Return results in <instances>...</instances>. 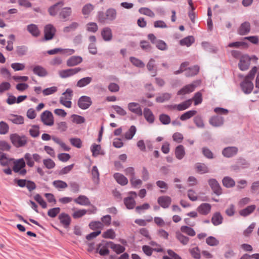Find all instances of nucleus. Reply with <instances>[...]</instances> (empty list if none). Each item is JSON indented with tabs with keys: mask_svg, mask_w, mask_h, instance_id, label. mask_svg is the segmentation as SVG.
<instances>
[{
	"mask_svg": "<svg viewBox=\"0 0 259 259\" xmlns=\"http://www.w3.org/2000/svg\"><path fill=\"white\" fill-rule=\"evenodd\" d=\"M82 59L79 56H72L69 58L66 62L67 65L69 67L74 66L80 63Z\"/></svg>",
	"mask_w": 259,
	"mask_h": 259,
	"instance_id": "obj_17",
	"label": "nucleus"
},
{
	"mask_svg": "<svg viewBox=\"0 0 259 259\" xmlns=\"http://www.w3.org/2000/svg\"><path fill=\"white\" fill-rule=\"evenodd\" d=\"M224 121V118L219 116H214L211 117L209 119V123L213 126H220L223 124Z\"/></svg>",
	"mask_w": 259,
	"mask_h": 259,
	"instance_id": "obj_15",
	"label": "nucleus"
},
{
	"mask_svg": "<svg viewBox=\"0 0 259 259\" xmlns=\"http://www.w3.org/2000/svg\"><path fill=\"white\" fill-rule=\"evenodd\" d=\"M250 30V24L248 22H244L241 24L237 32L241 35H244L249 33Z\"/></svg>",
	"mask_w": 259,
	"mask_h": 259,
	"instance_id": "obj_12",
	"label": "nucleus"
},
{
	"mask_svg": "<svg viewBox=\"0 0 259 259\" xmlns=\"http://www.w3.org/2000/svg\"><path fill=\"white\" fill-rule=\"evenodd\" d=\"M194 42V38L192 36H188L182 39L180 41L181 45L186 46L187 47L190 46Z\"/></svg>",
	"mask_w": 259,
	"mask_h": 259,
	"instance_id": "obj_39",
	"label": "nucleus"
},
{
	"mask_svg": "<svg viewBox=\"0 0 259 259\" xmlns=\"http://www.w3.org/2000/svg\"><path fill=\"white\" fill-rule=\"evenodd\" d=\"M74 201L77 204L81 205H90L91 202L87 197L84 195H80L77 198L74 200Z\"/></svg>",
	"mask_w": 259,
	"mask_h": 259,
	"instance_id": "obj_22",
	"label": "nucleus"
},
{
	"mask_svg": "<svg viewBox=\"0 0 259 259\" xmlns=\"http://www.w3.org/2000/svg\"><path fill=\"white\" fill-rule=\"evenodd\" d=\"M97 252H98L101 255H106L109 254V250L104 243H100L97 248Z\"/></svg>",
	"mask_w": 259,
	"mask_h": 259,
	"instance_id": "obj_27",
	"label": "nucleus"
},
{
	"mask_svg": "<svg viewBox=\"0 0 259 259\" xmlns=\"http://www.w3.org/2000/svg\"><path fill=\"white\" fill-rule=\"evenodd\" d=\"M130 60L131 62L135 66L140 67V68H143L145 66L144 63L140 60L135 58V57H131Z\"/></svg>",
	"mask_w": 259,
	"mask_h": 259,
	"instance_id": "obj_55",
	"label": "nucleus"
},
{
	"mask_svg": "<svg viewBox=\"0 0 259 259\" xmlns=\"http://www.w3.org/2000/svg\"><path fill=\"white\" fill-rule=\"evenodd\" d=\"M41 120L47 125L51 126L54 124V118L52 113L48 110L44 112L41 115Z\"/></svg>",
	"mask_w": 259,
	"mask_h": 259,
	"instance_id": "obj_7",
	"label": "nucleus"
},
{
	"mask_svg": "<svg viewBox=\"0 0 259 259\" xmlns=\"http://www.w3.org/2000/svg\"><path fill=\"white\" fill-rule=\"evenodd\" d=\"M124 203L128 209H133L136 205V202L132 196L125 198L124 199Z\"/></svg>",
	"mask_w": 259,
	"mask_h": 259,
	"instance_id": "obj_37",
	"label": "nucleus"
},
{
	"mask_svg": "<svg viewBox=\"0 0 259 259\" xmlns=\"http://www.w3.org/2000/svg\"><path fill=\"white\" fill-rule=\"evenodd\" d=\"M91 104V99L88 96L81 97L78 101V105L82 109H86L88 108Z\"/></svg>",
	"mask_w": 259,
	"mask_h": 259,
	"instance_id": "obj_10",
	"label": "nucleus"
},
{
	"mask_svg": "<svg viewBox=\"0 0 259 259\" xmlns=\"http://www.w3.org/2000/svg\"><path fill=\"white\" fill-rule=\"evenodd\" d=\"M139 12L142 14L151 18H153L155 16V14L150 9L147 8H141L139 9Z\"/></svg>",
	"mask_w": 259,
	"mask_h": 259,
	"instance_id": "obj_46",
	"label": "nucleus"
},
{
	"mask_svg": "<svg viewBox=\"0 0 259 259\" xmlns=\"http://www.w3.org/2000/svg\"><path fill=\"white\" fill-rule=\"evenodd\" d=\"M53 184L57 189H64L68 186L66 183L60 180L54 181Z\"/></svg>",
	"mask_w": 259,
	"mask_h": 259,
	"instance_id": "obj_53",
	"label": "nucleus"
},
{
	"mask_svg": "<svg viewBox=\"0 0 259 259\" xmlns=\"http://www.w3.org/2000/svg\"><path fill=\"white\" fill-rule=\"evenodd\" d=\"M25 162L23 158L15 160L14 161L13 170L15 172L19 173L21 176H24L26 174V170L24 169Z\"/></svg>",
	"mask_w": 259,
	"mask_h": 259,
	"instance_id": "obj_3",
	"label": "nucleus"
},
{
	"mask_svg": "<svg viewBox=\"0 0 259 259\" xmlns=\"http://www.w3.org/2000/svg\"><path fill=\"white\" fill-rule=\"evenodd\" d=\"M8 119L15 124H19L24 123V118L20 115L11 114L8 115Z\"/></svg>",
	"mask_w": 259,
	"mask_h": 259,
	"instance_id": "obj_20",
	"label": "nucleus"
},
{
	"mask_svg": "<svg viewBox=\"0 0 259 259\" xmlns=\"http://www.w3.org/2000/svg\"><path fill=\"white\" fill-rule=\"evenodd\" d=\"M44 165L48 169H52L55 166V162L51 159H46L43 160Z\"/></svg>",
	"mask_w": 259,
	"mask_h": 259,
	"instance_id": "obj_63",
	"label": "nucleus"
},
{
	"mask_svg": "<svg viewBox=\"0 0 259 259\" xmlns=\"http://www.w3.org/2000/svg\"><path fill=\"white\" fill-rule=\"evenodd\" d=\"M156 47L159 50L161 51H164L167 50V47L166 43L162 40H156V42L155 44Z\"/></svg>",
	"mask_w": 259,
	"mask_h": 259,
	"instance_id": "obj_58",
	"label": "nucleus"
},
{
	"mask_svg": "<svg viewBox=\"0 0 259 259\" xmlns=\"http://www.w3.org/2000/svg\"><path fill=\"white\" fill-rule=\"evenodd\" d=\"M235 184L234 181L230 177H226L223 180V184L227 188L233 187Z\"/></svg>",
	"mask_w": 259,
	"mask_h": 259,
	"instance_id": "obj_43",
	"label": "nucleus"
},
{
	"mask_svg": "<svg viewBox=\"0 0 259 259\" xmlns=\"http://www.w3.org/2000/svg\"><path fill=\"white\" fill-rule=\"evenodd\" d=\"M206 242L208 245L211 246H217L219 244V241L212 236L207 237L206 239Z\"/></svg>",
	"mask_w": 259,
	"mask_h": 259,
	"instance_id": "obj_52",
	"label": "nucleus"
},
{
	"mask_svg": "<svg viewBox=\"0 0 259 259\" xmlns=\"http://www.w3.org/2000/svg\"><path fill=\"white\" fill-rule=\"evenodd\" d=\"M64 5V2L63 1H60L56 3L55 4L52 5L48 9V12L49 14L51 16H55L58 14L59 11L60 10V8L59 6L61 7Z\"/></svg>",
	"mask_w": 259,
	"mask_h": 259,
	"instance_id": "obj_14",
	"label": "nucleus"
},
{
	"mask_svg": "<svg viewBox=\"0 0 259 259\" xmlns=\"http://www.w3.org/2000/svg\"><path fill=\"white\" fill-rule=\"evenodd\" d=\"M195 87V85L194 84H188L179 91L177 94L178 95H184L187 94H189L194 90Z\"/></svg>",
	"mask_w": 259,
	"mask_h": 259,
	"instance_id": "obj_16",
	"label": "nucleus"
},
{
	"mask_svg": "<svg viewBox=\"0 0 259 259\" xmlns=\"http://www.w3.org/2000/svg\"><path fill=\"white\" fill-rule=\"evenodd\" d=\"M128 109L132 113L141 116L143 114L142 108L140 104L136 102H131L127 104Z\"/></svg>",
	"mask_w": 259,
	"mask_h": 259,
	"instance_id": "obj_9",
	"label": "nucleus"
},
{
	"mask_svg": "<svg viewBox=\"0 0 259 259\" xmlns=\"http://www.w3.org/2000/svg\"><path fill=\"white\" fill-rule=\"evenodd\" d=\"M108 21H112L116 19V11L114 9H109L106 11Z\"/></svg>",
	"mask_w": 259,
	"mask_h": 259,
	"instance_id": "obj_41",
	"label": "nucleus"
},
{
	"mask_svg": "<svg viewBox=\"0 0 259 259\" xmlns=\"http://www.w3.org/2000/svg\"><path fill=\"white\" fill-rule=\"evenodd\" d=\"M101 148V147L100 145H97L95 144L93 145L91 148V151L92 152L93 156L94 157H96L99 154H102L100 152Z\"/></svg>",
	"mask_w": 259,
	"mask_h": 259,
	"instance_id": "obj_51",
	"label": "nucleus"
},
{
	"mask_svg": "<svg viewBox=\"0 0 259 259\" xmlns=\"http://www.w3.org/2000/svg\"><path fill=\"white\" fill-rule=\"evenodd\" d=\"M33 71L34 74L41 77L45 76L48 74L47 70L39 65L35 66L33 69Z\"/></svg>",
	"mask_w": 259,
	"mask_h": 259,
	"instance_id": "obj_29",
	"label": "nucleus"
},
{
	"mask_svg": "<svg viewBox=\"0 0 259 259\" xmlns=\"http://www.w3.org/2000/svg\"><path fill=\"white\" fill-rule=\"evenodd\" d=\"M238 148L235 147H228L223 149V155L226 157H231L237 154Z\"/></svg>",
	"mask_w": 259,
	"mask_h": 259,
	"instance_id": "obj_13",
	"label": "nucleus"
},
{
	"mask_svg": "<svg viewBox=\"0 0 259 259\" xmlns=\"http://www.w3.org/2000/svg\"><path fill=\"white\" fill-rule=\"evenodd\" d=\"M94 7L91 4L84 5L82 9V13L84 15H89L93 10Z\"/></svg>",
	"mask_w": 259,
	"mask_h": 259,
	"instance_id": "obj_49",
	"label": "nucleus"
},
{
	"mask_svg": "<svg viewBox=\"0 0 259 259\" xmlns=\"http://www.w3.org/2000/svg\"><path fill=\"white\" fill-rule=\"evenodd\" d=\"M79 26L78 23L74 22L71 23L69 25L63 28V31L64 33H68L71 31L75 30Z\"/></svg>",
	"mask_w": 259,
	"mask_h": 259,
	"instance_id": "obj_45",
	"label": "nucleus"
},
{
	"mask_svg": "<svg viewBox=\"0 0 259 259\" xmlns=\"http://www.w3.org/2000/svg\"><path fill=\"white\" fill-rule=\"evenodd\" d=\"M114 178L116 182L122 186L126 185L128 183L127 179L123 175L119 173H115Z\"/></svg>",
	"mask_w": 259,
	"mask_h": 259,
	"instance_id": "obj_23",
	"label": "nucleus"
},
{
	"mask_svg": "<svg viewBox=\"0 0 259 259\" xmlns=\"http://www.w3.org/2000/svg\"><path fill=\"white\" fill-rule=\"evenodd\" d=\"M61 224L64 226H68L70 224L71 218L67 214L62 213L59 216Z\"/></svg>",
	"mask_w": 259,
	"mask_h": 259,
	"instance_id": "obj_31",
	"label": "nucleus"
},
{
	"mask_svg": "<svg viewBox=\"0 0 259 259\" xmlns=\"http://www.w3.org/2000/svg\"><path fill=\"white\" fill-rule=\"evenodd\" d=\"M136 132V128L134 125H132L129 130L125 133V138L127 140H131L133 138Z\"/></svg>",
	"mask_w": 259,
	"mask_h": 259,
	"instance_id": "obj_48",
	"label": "nucleus"
},
{
	"mask_svg": "<svg viewBox=\"0 0 259 259\" xmlns=\"http://www.w3.org/2000/svg\"><path fill=\"white\" fill-rule=\"evenodd\" d=\"M185 154L184 148L182 145H179L177 147L175 151V155L176 157L181 160L182 159Z\"/></svg>",
	"mask_w": 259,
	"mask_h": 259,
	"instance_id": "obj_38",
	"label": "nucleus"
},
{
	"mask_svg": "<svg viewBox=\"0 0 259 259\" xmlns=\"http://www.w3.org/2000/svg\"><path fill=\"white\" fill-rule=\"evenodd\" d=\"M159 120L163 124H168L170 122V117L168 115L165 114L160 115Z\"/></svg>",
	"mask_w": 259,
	"mask_h": 259,
	"instance_id": "obj_59",
	"label": "nucleus"
},
{
	"mask_svg": "<svg viewBox=\"0 0 259 259\" xmlns=\"http://www.w3.org/2000/svg\"><path fill=\"white\" fill-rule=\"evenodd\" d=\"M177 239L184 245H186L189 241V238L184 236L180 232L176 233Z\"/></svg>",
	"mask_w": 259,
	"mask_h": 259,
	"instance_id": "obj_56",
	"label": "nucleus"
},
{
	"mask_svg": "<svg viewBox=\"0 0 259 259\" xmlns=\"http://www.w3.org/2000/svg\"><path fill=\"white\" fill-rule=\"evenodd\" d=\"M52 140L56 144L59 145L64 151H68L70 150V148L67 146L60 138L53 136Z\"/></svg>",
	"mask_w": 259,
	"mask_h": 259,
	"instance_id": "obj_40",
	"label": "nucleus"
},
{
	"mask_svg": "<svg viewBox=\"0 0 259 259\" xmlns=\"http://www.w3.org/2000/svg\"><path fill=\"white\" fill-rule=\"evenodd\" d=\"M199 70V67L198 66H195L193 67L187 68L185 69V75L187 77L195 75L198 73Z\"/></svg>",
	"mask_w": 259,
	"mask_h": 259,
	"instance_id": "obj_34",
	"label": "nucleus"
},
{
	"mask_svg": "<svg viewBox=\"0 0 259 259\" xmlns=\"http://www.w3.org/2000/svg\"><path fill=\"white\" fill-rule=\"evenodd\" d=\"M72 93V91L71 89H67L60 98V103L67 108H70L71 106L70 100L71 99Z\"/></svg>",
	"mask_w": 259,
	"mask_h": 259,
	"instance_id": "obj_4",
	"label": "nucleus"
},
{
	"mask_svg": "<svg viewBox=\"0 0 259 259\" xmlns=\"http://www.w3.org/2000/svg\"><path fill=\"white\" fill-rule=\"evenodd\" d=\"M171 98V95L170 94L165 93L157 96L156 98V101L159 103H163L169 100Z\"/></svg>",
	"mask_w": 259,
	"mask_h": 259,
	"instance_id": "obj_33",
	"label": "nucleus"
},
{
	"mask_svg": "<svg viewBox=\"0 0 259 259\" xmlns=\"http://www.w3.org/2000/svg\"><path fill=\"white\" fill-rule=\"evenodd\" d=\"M98 19L99 22L103 23L108 21L106 12L104 13L103 12H99L98 14Z\"/></svg>",
	"mask_w": 259,
	"mask_h": 259,
	"instance_id": "obj_61",
	"label": "nucleus"
},
{
	"mask_svg": "<svg viewBox=\"0 0 259 259\" xmlns=\"http://www.w3.org/2000/svg\"><path fill=\"white\" fill-rule=\"evenodd\" d=\"M69 141L72 145H73V146L78 148H81L82 142L79 138H70L69 139Z\"/></svg>",
	"mask_w": 259,
	"mask_h": 259,
	"instance_id": "obj_60",
	"label": "nucleus"
},
{
	"mask_svg": "<svg viewBox=\"0 0 259 259\" xmlns=\"http://www.w3.org/2000/svg\"><path fill=\"white\" fill-rule=\"evenodd\" d=\"M44 39L49 40L54 37L56 29L55 27L51 24L46 25L44 28Z\"/></svg>",
	"mask_w": 259,
	"mask_h": 259,
	"instance_id": "obj_5",
	"label": "nucleus"
},
{
	"mask_svg": "<svg viewBox=\"0 0 259 259\" xmlns=\"http://www.w3.org/2000/svg\"><path fill=\"white\" fill-rule=\"evenodd\" d=\"M143 114L146 120L149 122L152 123L154 121V116L152 113V111L148 108H145L143 112Z\"/></svg>",
	"mask_w": 259,
	"mask_h": 259,
	"instance_id": "obj_28",
	"label": "nucleus"
},
{
	"mask_svg": "<svg viewBox=\"0 0 259 259\" xmlns=\"http://www.w3.org/2000/svg\"><path fill=\"white\" fill-rule=\"evenodd\" d=\"M28 31L34 37H37L40 34V31L37 26L33 24L28 25L27 27Z\"/></svg>",
	"mask_w": 259,
	"mask_h": 259,
	"instance_id": "obj_24",
	"label": "nucleus"
},
{
	"mask_svg": "<svg viewBox=\"0 0 259 259\" xmlns=\"http://www.w3.org/2000/svg\"><path fill=\"white\" fill-rule=\"evenodd\" d=\"M71 8L70 7H65L61 10L59 16L61 19H66L71 15Z\"/></svg>",
	"mask_w": 259,
	"mask_h": 259,
	"instance_id": "obj_30",
	"label": "nucleus"
},
{
	"mask_svg": "<svg viewBox=\"0 0 259 259\" xmlns=\"http://www.w3.org/2000/svg\"><path fill=\"white\" fill-rule=\"evenodd\" d=\"M110 247L117 254L121 253L125 250L124 246L120 244H115L111 242L110 243Z\"/></svg>",
	"mask_w": 259,
	"mask_h": 259,
	"instance_id": "obj_36",
	"label": "nucleus"
},
{
	"mask_svg": "<svg viewBox=\"0 0 259 259\" xmlns=\"http://www.w3.org/2000/svg\"><path fill=\"white\" fill-rule=\"evenodd\" d=\"M192 100L189 99L184 101L177 106V109L178 111H183L188 108L192 104Z\"/></svg>",
	"mask_w": 259,
	"mask_h": 259,
	"instance_id": "obj_32",
	"label": "nucleus"
},
{
	"mask_svg": "<svg viewBox=\"0 0 259 259\" xmlns=\"http://www.w3.org/2000/svg\"><path fill=\"white\" fill-rule=\"evenodd\" d=\"M255 208L256 206L255 205H251L243 209L240 210L239 213L240 215L246 217L251 213Z\"/></svg>",
	"mask_w": 259,
	"mask_h": 259,
	"instance_id": "obj_25",
	"label": "nucleus"
},
{
	"mask_svg": "<svg viewBox=\"0 0 259 259\" xmlns=\"http://www.w3.org/2000/svg\"><path fill=\"white\" fill-rule=\"evenodd\" d=\"M197 172L201 174L207 173L209 171L207 166L204 163H198L196 165Z\"/></svg>",
	"mask_w": 259,
	"mask_h": 259,
	"instance_id": "obj_44",
	"label": "nucleus"
},
{
	"mask_svg": "<svg viewBox=\"0 0 259 259\" xmlns=\"http://www.w3.org/2000/svg\"><path fill=\"white\" fill-rule=\"evenodd\" d=\"M196 113H197V111H195V110H190V111H188L184 113V114H183L180 116V119L181 120L184 121V120H186L187 119H190L192 116L195 115L196 114Z\"/></svg>",
	"mask_w": 259,
	"mask_h": 259,
	"instance_id": "obj_42",
	"label": "nucleus"
},
{
	"mask_svg": "<svg viewBox=\"0 0 259 259\" xmlns=\"http://www.w3.org/2000/svg\"><path fill=\"white\" fill-rule=\"evenodd\" d=\"M10 138L12 144L16 147L25 146L28 141V139L25 136H20L17 134H11Z\"/></svg>",
	"mask_w": 259,
	"mask_h": 259,
	"instance_id": "obj_2",
	"label": "nucleus"
},
{
	"mask_svg": "<svg viewBox=\"0 0 259 259\" xmlns=\"http://www.w3.org/2000/svg\"><path fill=\"white\" fill-rule=\"evenodd\" d=\"M256 71L257 68L253 67L250 71L248 75L246 76L244 80L241 83V87L244 93L249 94L251 92L253 88V84L251 80L253 78Z\"/></svg>",
	"mask_w": 259,
	"mask_h": 259,
	"instance_id": "obj_1",
	"label": "nucleus"
},
{
	"mask_svg": "<svg viewBox=\"0 0 259 259\" xmlns=\"http://www.w3.org/2000/svg\"><path fill=\"white\" fill-rule=\"evenodd\" d=\"M34 199L42 206V208L47 207V203L39 194H36L34 197Z\"/></svg>",
	"mask_w": 259,
	"mask_h": 259,
	"instance_id": "obj_64",
	"label": "nucleus"
},
{
	"mask_svg": "<svg viewBox=\"0 0 259 259\" xmlns=\"http://www.w3.org/2000/svg\"><path fill=\"white\" fill-rule=\"evenodd\" d=\"M157 202L163 208H167L171 203V198L168 196H161L158 198Z\"/></svg>",
	"mask_w": 259,
	"mask_h": 259,
	"instance_id": "obj_18",
	"label": "nucleus"
},
{
	"mask_svg": "<svg viewBox=\"0 0 259 259\" xmlns=\"http://www.w3.org/2000/svg\"><path fill=\"white\" fill-rule=\"evenodd\" d=\"M101 35L105 41H110L112 38V31L109 27L104 28L101 31Z\"/></svg>",
	"mask_w": 259,
	"mask_h": 259,
	"instance_id": "obj_21",
	"label": "nucleus"
},
{
	"mask_svg": "<svg viewBox=\"0 0 259 259\" xmlns=\"http://www.w3.org/2000/svg\"><path fill=\"white\" fill-rule=\"evenodd\" d=\"M213 224L215 226L220 225L222 223L223 217L220 212H215L211 219Z\"/></svg>",
	"mask_w": 259,
	"mask_h": 259,
	"instance_id": "obj_35",
	"label": "nucleus"
},
{
	"mask_svg": "<svg viewBox=\"0 0 259 259\" xmlns=\"http://www.w3.org/2000/svg\"><path fill=\"white\" fill-rule=\"evenodd\" d=\"M92 81V77H85L78 80L76 83V87L78 88H83L89 84Z\"/></svg>",
	"mask_w": 259,
	"mask_h": 259,
	"instance_id": "obj_26",
	"label": "nucleus"
},
{
	"mask_svg": "<svg viewBox=\"0 0 259 259\" xmlns=\"http://www.w3.org/2000/svg\"><path fill=\"white\" fill-rule=\"evenodd\" d=\"M57 129L60 132H65L68 128L67 124L65 121H61L56 123Z\"/></svg>",
	"mask_w": 259,
	"mask_h": 259,
	"instance_id": "obj_57",
	"label": "nucleus"
},
{
	"mask_svg": "<svg viewBox=\"0 0 259 259\" xmlns=\"http://www.w3.org/2000/svg\"><path fill=\"white\" fill-rule=\"evenodd\" d=\"M86 29L88 31L95 33L98 30V27L97 23L90 22L86 25Z\"/></svg>",
	"mask_w": 259,
	"mask_h": 259,
	"instance_id": "obj_47",
	"label": "nucleus"
},
{
	"mask_svg": "<svg viewBox=\"0 0 259 259\" xmlns=\"http://www.w3.org/2000/svg\"><path fill=\"white\" fill-rule=\"evenodd\" d=\"M208 184L212 190L213 192L217 195H220L222 194L221 188L218 182L214 179H210L208 180Z\"/></svg>",
	"mask_w": 259,
	"mask_h": 259,
	"instance_id": "obj_11",
	"label": "nucleus"
},
{
	"mask_svg": "<svg viewBox=\"0 0 259 259\" xmlns=\"http://www.w3.org/2000/svg\"><path fill=\"white\" fill-rule=\"evenodd\" d=\"M250 59L247 55H242L240 58L238 66L240 70L244 71L248 69L250 65Z\"/></svg>",
	"mask_w": 259,
	"mask_h": 259,
	"instance_id": "obj_8",
	"label": "nucleus"
},
{
	"mask_svg": "<svg viewBox=\"0 0 259 259\" xmlns=\"http://www.w3.org/2000/svg\"><path fill=\"white\" fill-rule=\"evenodd\" d=\"M30 135L34 138L37 137L39 135V126L36 125H32L29 131Z\"/></svg>",
	"mask_w": 259,
	"mask_h": 259,
	"instance_id": "obj_50",
	"label": "nucleus"
},
{
	"mask_svg": "<svg viewBox=\"0 0 259 259\" xmlns=\"http://www.w3.org/2000/svg\"><path fill=\"white\" fill-rule=\"evenodd\" d=\"M9 125L4 121L0 122V134L5 135L8 132Z\"/></svg>",
	"mask_w": 259,
	"mask_h": 259,
	"instance_id": "obj_54",
	"label": "nucleus"
},
{
	"mask_svg": "<svg viewBox=\"0 0 259 259\" xmlns=\"http://www.w3.org/2000/svg\"><path fill=\"white\" fill-rule=\"evenodd\" d=\"M191 99L192 100V101H194L195 105H197L200 104L202 101L201 93H200V92L196 93L195 94L194 97Z\"/></svg>",
	"mask_w": 259,
	"mask_h": 259,
	"instance_id": "obj_62",
	"label": "nucleus"
},
{
	"mask_svg": "<svg viewBox=\"0 0 259 259\" xmlns=\"http://www.w3.org/2000/svg\"><path fill=\"white\" fill-rule=\"evenodd\" d=\"M82 70L81 68L77 67L74 68L67 69L65 70H60L59 71V75L60 77L65 78L70 77Z\"/></svg>",
	"mask_w": 259,
	"mask_h": 259,
	"instance_id": "obj_6",
	"label": "nucleus"
},
{
	"mask_svg": "<svg viewBox=\"0 0 259 259\" xmlns=\"http://www.w3.org/2000/svg\"><path fill=\"white\" fill-rule=\"evenodd\" d=\"M210 204L206 203L201 204L197 208L198 211L201 214L206 215L210 211Z\"/></svg>",
	"mask_w": 259,
	"mask_h": 259,
	"instance_id": "obj_19",
	"label": "nucleus"
}]
</instances>
